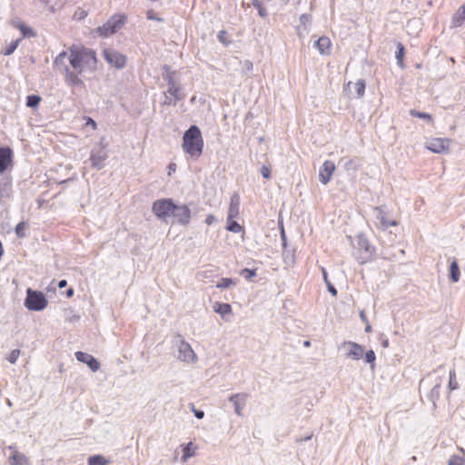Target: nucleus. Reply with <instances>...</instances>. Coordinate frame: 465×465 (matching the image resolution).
Segmentation results:
<instances>
[{"label": "nucleus", "mask_w": 465, "mask_h": 465, "mask_svg": "<svg viewBox=\"0 0 465 465\" xmlns=\"http://www.w3.org/2000/svg\"><path fill=\"white\" fill-rule=\"evenodd\" d=\"M167 94L165 104H176L182 99L181 89L173 82L169 83Z\"/></svg>", "instance_id": "obj_12"}, {"label": "nucleus", "mask_w": 465, "mask_h": 465, "mask_svg": "<svg viewBox=\"0 0 465 465\" xmlns=\"http://www.w3.org/2000/svg\"><path fill=\"white\" fill-rule=\"evenodd\" d=\"M347 345L350 348L347 354L348 357L353 360H360L362 358L364 354V349L361 345L352 341H349Z\"/></svg>", "instance_id": "obj_16"}, {"label": "nucleus", "mask_w": 465, "mask_h": 465, "mask_svg": "<svg viewBox=\"0 0 465 465\" xmlns=\"http://www.w3.org/2000/svg\"><path fill=\"white\" fill-rule=\"evenodd\" d=\"M54 64L64 73L69 85H83L79 75L96 69V53L83 45H72L54 58Z\"/></svg>", "instance_id": "obj_1"}, {"label": "nucleus", "mask_w": 465, "mask_h": 465, "mask_svg": "<svg viewBox=\"0 0 465 465\" xmlns=\"http://www.w3.org/2000/svg\"><path fill=\"white\" fill-rule=\"evenodd\" d=\"M465 23V5H461L452 17V25L454 27L461 26Z\"/></svg>", "instance_id": "obj_20"}, {"label": "nucleus", "mask_w": 465, "mask_h": 465, "mask_svg": "<svg viewBox=\"0 0 465 465\" xmlns=\"http://www.w3.org/2000/svg\"><path fill=\"white\" fill-rule=\"evenodd\" d=\"M13 151L9 147H0V173H4L13 165Z\"/></svg>", "instance_id": "obj_8"}, {"label": "nucleus", "mask_w": 465, "mask_h": 465, "mask_svg": "<svg viewBox=\"0 0 465 465\" xmlns=\"http://www.w3.org/2000/svg\"><path fill=\"white\" fill-rule=\"evenodd\" d=\"M183 149L192 158L198 159L203 149V139L198 126L192 125L183 137Z\"/></svg>", "instance_id": "obj_3"}, {"label": "nucleus", "mask_w": 465, "mask_h": 465, "mask_svg": "<svg viewBox=\"0 0 465 465\" xmlns=\"http://www.w3.org/2000/svg\"><path fill=\"white\" fill-rule=\"evenodd\" d=\"M106 159V153H102L100 154H94L93 153L90 157V161L93 167H95L97 169H101L104 165V162Z\"/></svg>", "instance_id": "obj_23"}, {"label": "nucleus", "mask_w": 465, "mask_h": 465, "mask_svg": "<svg viewBox=\"0 0 465 465\" xmlns=\"http://www.w3.org/2000/svg\"><path fill=\"white\" fill-rule=\"evenodd\" d=\"M180 358L183 361L187 362H195L197 360L196 354L193 351L192 347L186 343L183 342L179 349Z\"/></svg>", "instance_id": "obj_13"}, {"label": "nucleus", "mask_w": 465, "mask_h": 465, "mask_svg": "<svg viewBox=\"0 0 465 465\" xmlns=\"http://www.w3.org/2000/svg\"><path fill=\"white\" fill-rule=\"evenodd\" d=\"M248 395L246 393H237L230 397V401L235 407V411L238 415L242 414V410L245 405Z\"/></svg>", "instance_id": "obj_15"}, {"label": "nucleus", "mask_w": 465, "mask_h": 465, "mask_svg": "<svg viewBox=\"0 0 465 465\" xmlns=\"http://www.w3.org/2000/svg\"><path fill=\"white\" fill-rule=\"evenodd\" d=\"M448 388L450 391H455L459 388L456 371L454 369L450 371V381H449Z\"/></svg>", "instance_id": "obj_27"}, {"label": "nucleus", "mask_w": 465, "mask_h": 465, "mask_svg": "<svg viewBox=\"0 0 465 465\" xmlns=\"http://www.w3.org/2000/svg\"><path fill=\"white\" fill-rule=\"evenodd\" d=\"M410 114L411 116H413V117L424 119V120H427V121H432V116L430 114H427V113H421V112H419V111H416V110L412 109V110L410 111Z\"/></svg>", "instance_id": "obj_30"}, {"label": "nucleus", "mask_w": 465, "mask_h": 465, "mask_svg": "<svg viewBox=\"0 0 465 465\" xmlns=\"http://www.w3.org/2000/svg\"><path fill=\"white\" fill-rule=\"evenodd\" d=\"M235 218L227 217V225L226 229L229 232L239 233L243 231V227L240 225L236 221H234Z\"/></svg>", "instance_id": "obj_24"}, {"label": "nucleus", "mask_w": 465, "mask_h": 465, "mask_svg": "<svg viewBox=\"0 0 465 465\" xmlns=\"http://www.w3.org/2000/svg\"><path fill=\"white\" fill-rule=\"evenodd\" d=\"M240 213V198L238 195H233L231 198L230 207L228 211V216L231 218L238 217Z\"/></svg>", "instance_id": "obj_19"}, {"label": "nucleus", "mask_w": 465, "mask_h": 465, "mask_svg": "<svg viewBox=\"0 0 465 465\" xmlns=\"http://www.w3.org/2000/svg\"><path fill=\"white\" fill-rule=\"evenodd\" d=\"M86 123H85V125L86 126H91V128L93 130H96L97 129V124L95 123V121H94L91 117H84Z\"/></svg>", "instance_id": "obj_42"}, {"label": "nucleus", "mask_w": 465, "mask_h": 465, "mask_svg": "<svg viewBox=\"0 0 465 465\" xmlns=\"http://www.w3.org/2000/svg\"><path fill=\"white\" fill-rule=\"evenodd\" d=\"M169 172L168 174L170 175L173 172H175L176 170V164L175 163H170L168 166Z\"/></svg>", "instance_id": "obj_48"}, {"label": "nucleus", "mask_w": 465, "mask_h": 465, "mask_svg": "<svg viewBox=\"0 0 465 465\" xmlns=\"http://www.w3.org/2000/svg\"><path fill=\"white\" fill-rule=\"evenodd\" d=\"M74 295V289L73 288H69L66 292V296L68 298H71L72 296Z\"/></svg>", "instance_id": "obj_50"}, {"label": "nucleus", "mask_w": 465, "mask_h": 465, "mask_svg": "<svg viewBox=\"0 0 465 465\" xmlns=\"http://www.w3.org/2000/svg\"><path fill=\"white\" fill-rule=\"evenodd\" d=\"M10 455L8 457L11 465H30L27 457L18 451L15 447L9 446Z\"/></svg>", "instance_id": "obj_10"}, {"label": "nucleus", "mask_w": 465, "mask_h": 465, "mask_svg": "<svg viewBox=\"0 0 465 465\" xmlns=\"http://www.w3.org/2000/svg\"><path fill=\"white\" fill-rule=\"evenodd\" d=\"M360 315H361V318L362 319V321L367 322V318H366L363 311L361 312Z\"/></svg>", "instance_id": "obj_51"}, {"label": "nucleus", "mask_w": 465, "mask_h": 465, "mask_svg": "<svg viewBox=\"0 0 465 465\" xmlns=\"http://www.w3.org/2000/svg\"><path fill=\"white\" fill-rule=\"evenodd\" d=\"M41 100H42V98L39 95H36V94L28 95L26 97V105L28 107H32V108L37 107L38 104H40Z\"/></svg>", "instance_id": "obj_28"}, {"label": "nucleus", "mask_w": 465, "mask_h": 465, "mask_svg": "<svg viewBox=\"0 0 465 465\" xmlns=\"http://www.w3.org/2000/svg\"><path fill=\"white\" fill-rule=\"evenodd\" d=\"M303 345L305 347H310L311 346V341H304Z\"/></svg>", "instance_id": "obj_53"}, {"label": "nucleus", "mask_w": 465, "mask_h": 465, "mask_svg": "<svg viewBox=\"0 0 465 465\" xmlns=\"http://www.w3.org/2000/svg\"><path fill=\"white\" fill-rule=\"evenodd\" d=\"M242 274H243L246 279L251 280L252 277L256 275V272L255 270L244 269L242 270Z\"/></svg>", "instance_id": "obj_38"}, {"label": "nucleus", "mask_w": 465, "mask_h": 465, "mask_svg": "<svg viewBox=\"0 0 465 465\" xmlns=\"http://www.w3.org/2000/svg\"><path fill=\"white\" fill-rule=\"evenodd\" d=\"M25 229V223H19L15 227V232L18 236H23V231Z\"/></svg>", "instance_id": "obj_43"}, {"label": "nucleus", "mask_w": 465, "mask_h": 465, "mask_svg": "<svg viewBox=\"0 0 465 465\" xmlns=\"http://www.w3.org/2000/svg\"><path fill=\"white\" fill-rule=\"evenodd\" d=\"M376 210L379 212L378 219L380 221V225L383 230L388 229L390 226H397L398 223L395 220H391L387 217L386 213L381 209L376 208Z\"/></svg>", "instance_id": "obj_17"}, {"label": "nucleus", "mask_w": 465, "mask_h": 465, "mask_svg": "<svg viewBox=\"0 0 465 465\" xmlns=\"http://www.w3.org/2000/svg\"><path fill=\"white\" fill-rule=\"evenodd\" d=\"M152 211L159 219L175 217L178 223L182 225L189 224L191 221V210L185 204L177 205L173 199L165 198L155 201L153 203Z\"/></svg>", "instance_id": "obj_2"}, {"label": "nucleus", "mask_w": 465, "mask_h": 465, "mask_svg": "<svg viewBox=\"0 0 465 465\" xmlns=\"http://www.w3.org/2000/svg\"><path fill=\"white\" fill-rule=\"evenodd\" d=\"M355 91L357 93L358 97H362L365 93V82L364 80H358L355 83Z\"/></svg>", "instance_id": "obj_31"}, {"label": "nucleus", "mask_w": 465, "mask_h": 465, "mask_svg": "<svg viewBox=\"0 0 465 465\" xmlns=\"http://www.w3.org/2000/svg\"><path fill=\"white\" fill-rule=\"evenodd\" d=\"M452 141L449 138L433 137L426 142L427 150L434 153H448Z\"/></svg>", "instance_id": "obj_6"}, {"label": "nucleus", "mask_w": 465, "mask_h": 465, "mask_svg": "<svg viewBox=\"0 0 465 465\" xmlns=\"http://www.w3.org/2000/svg\"><path fill=\"white\" fill-rule=\"evenodd\" d=\"M146 16L149 20L162 21V19L156 15L155 12L153 9L147 11Z\"/></svg>", "instance_id": "obj_41"}, {"label": "nucleus", "mask_w": 465, "mask_h": 465, "mask_svg": "<svg viewBox=\"0 0 465 465\" xmlns=\"http://www.w3.org/2000/svg\"><path fill=\"white\" fill-rule=\"evenodd\" d=\"M261 173L265 179H269L271 177V168L266 165L262 166Z\"/></svg>", "instance_id": "obj_39"}, {"label": "nucleus", "mask_w": 465, "mask_h": 465, "mask_svg": "<svg viewBox=\"0 0 465 465\" xmlns=\"http://www.w3.org/2000/svg\"><path fill=\"white\" fill-rule=\"evenodd\" d=\"M465 464V459L462 457L452 455L450 456L448 465H464Z\"/></svg>", "instance_id": "obj_33"}, {"label": "nucleus", "mask_w": 465, "mask_h": 465, "mask_svg": "<svg viewBox=\"0 0 465 465\" xmlns=\"http://www.w3.org/2000/svg\"><path fill=\"white\" fill-rule=\"evenodd\" d=\"M236 282L231 278H223L217 284L216 287L219 289H226L234 285Z\"/></svg>", "instance_id": "obj_29"}, {"label": "nucleus", "mask_w": 465, "mask_h": 465, "mask_svg": "<svg viewBox=\"0 0 465 465\" xmlns=\"http://www.w3.org/2000/svg\"><path fill=\"white\" fill-rule=\"evenodd\" d=\"M109 460L102 455H94L88 458V465H108Z\"/></svg>", "instance_id": "obj_26"}, {"label": "nucleus", "mask_w": 465, "mask_h": 465, "mask_svg": "<svg viewBox=\"0 0 465 465\" xmlns=\"http://www.w3.org/2000/svg\"><path fill=\"white\" fill-rule=\"evenodd\" d=\"M20 40H15L12 42L8 46L5 47V49L3 51V54L5 55H10L12 54L15 50L17 48L19 45Z\"/></svg>", "instance_id": "obj_32"}, {"label": "nucleus", "mask_w": 465, "mask_h": 465, "mask_svg": "<svg viewBox=\"0 0 465 465\" xmlns=\"http://www.w3.org/2000/svg\"><path fill=\"white\" fill-rule=\"evenodd\" d=\"M15 26L19 29L23 37H35L36 35L35 32L26 25L25 23L19 21L15 24Z\"/></svg>", "instance_id": "obj_22"}, {"label": "nucleus", "mask_w": 465, "mask_h": 465, "mask_svg": "<svg viewBox=\"0 0 465 465\" xmlns=\"http://www.w3.org/2000/svg\"><path fill=\"white\" fill-rule=\"evenodd\" d=\"M371 325L368 323V324H367V326L365 327V331H366V332H369V331H371Z\"/></svg>", "instance_id": "obj_52"}, {"label": "nucleus", "mask_w": 465, "mask_h": 465, "mask_svg": "<svg viewBox=\"0 0 465 465\" xmlns=\"http://www.w3.org/2000/svg\"><path fill=\"white\" fill-rule=\"evenodd\" d=\"M328 286V290L329 292L333 295V296H336L337 295V290L334 288L333 285L331 284V282L329 284H327Z\"/></svg>", "instance_id": "obj_44"}, {"label": "nucleus", "mask_w": 465, "mask_h": 465, "mask_svg": "<svg viewBox=\"0 0 465 465\" xmlns=\"http://www.w3.org/2000/svg\"><path fill=\"white\" fill-rule=\"evenodd\" d=\"M322 275H323V279H324L325 283L329 284L330 281L328 279V273H327L326 270L324 268H322Z\"/></svg>", "instance_id": "obj_46"}, {"label": "nucleus", "mask_w": 465, "mask_h": 465, "mask_svg": "<svg viewBox=\"0 0 465 465\" xmlns=\"http://www.w3.org/2000/svg\"><path fill=\"white\" fill-rule=\"evenodd\" d=\"M335 164L331 161H325L320 170L319 178L322 183L327 184L335 171Z\"/></svg>", "instance_id": "obj_9"}, {"label": "nucleus", "mask_w": 465, "mask_h": 465, "mask_svg": "<svg viewBox=\"0 0 465 465\" xmlns=\"http://www.w3.org/2000/svg\"><path fill=\"white\" fill-rule=\"evenodd\" d=\"M226 35H227V32L223 30V31H220L219 34H218V39L221 43L224 44V45H228L229 42L227 41L226 39Z\"/></svg>", "instance_id": "obj_40"}, {"label": "nucleus", "mask_w": 465, "mask_h": 465, "mask_svg": "<svg viewBox=\"0 0 465 465\" xmlns=\"http://www.w3.org/2000/svg\"><path fill=\"white\" fill-rule=\"evenodd\" d=\"M66 284H67V282H66L65 280H61V281L58 282V287H59L60 289H62V288L65 287V286H66Z\"/></svg>", "instance_id": "obj_49"}, {"label": "nucleus", "mask_w": 465, "mask_h": 465, "mask_svg": "<svg viewBox=\"0 0 465 465\" xmlns=\"http://www.w3.org/2000/svg\"><path fill=\"white\" fill-rule=\"evenodd\" d=\"M75 358L77 361L85 363L93 371H96L100 369V363L91 354L83 351H76Z\"/></svg>", "instance_id": "obj_11"}, {"label": "nucleus", "mask_w": 465, "mask_h": 465, "mask_svg": "<svg viewBox=\"0 0 465 465\" xmlns=\"http://www.w3.org/2000/svg\"><path fill=\"white\" fill-rule=\"evenodd\" d=\"M315 46L323 55H329L331 49V42L329 37L322 36L315 42Z\"/></svg>", "instance_id": "obj_14"}, {"label": "nucleus", "mask_w": 465, "mask_h": 465, "mask_svg": "<svg viewBox=\"0 0 465 465\" xmlns=\"http://www.w3.org/2000/svg\"><path fill=\"white\" fill-rule=\"evenodd\" d=\"M104 59L116 68H123L126 63L125 55L112 49H105L104 51Z\"/></svg>", "instance_id": "obj_7"}, {"label": "nucleus", "mask_w": 465, "mask_h": 465, "mask_svg": "<svg viewBox=\"0 0 465 465\" xmlns=\"http://www.w3.org/2000/svg\"><path fill=\"white\" fill-rule=\"evenodd\" d=\"M460 268L458 262L454 260L450 266V277L453 282H457L460 280Z\"/></svg>", "instance_id": "obj_25"}, {"label": "nucleus", "mask_w": 465, "mask_h": 465, "mask_svg": "<svg viewBox=\"0 0 465 465\" xmlns=\"http://www.w3.org/2000/svg\"><path fill=\"white\" fill-rule=\"evenodd\" d=\"M213 311L216 313L220 314L222 317L232 314V306L229 303H223L219 302H216L213 304Z\"/></svg>", "instance_id": "obj_21"}, {"label": "nucleus", "mask_w": 465, "mask_h": 465, "mask_svg": "<svg viewBox=\"0 0 465 465\" xmlns=\"http://www.w3.org/2000/svg\"><path fill=\"white\" fill-rule=\"evenodd\" d=\"M20 355V351L19 350H13L8 357H7V360L10 363H15V361H17L18 357Z\"/></svg>", "instance_id": "obj_36"}, {"label": "nucleus", "mask_w": 465, "mask_h": 465, "mask_svg": "<svg viewBox=\"0 0 465 465\" xmlns=\"http://www.w3.org/2000/svg\"><path fill=\"white\" fill-rule=\"evenodd\" d=\"M198 446L190 441L188 444L183 446L182 461L186 462L188 459L196 455Z\"/></svg>", "instance_id": "obj_18"}, {"label": "nucleus", "mask_w": 465, "mask_h": 465, "mask_svg": "<svg viewBox=\"0 0 465 465\" xmlns=\"http://www.w3.org/2000/svg\"><path fill=\"white\" fill-rule=\"evenodd\" d=\"M365 361L368 362V363H371V364H374L375 361H376V356H375V353L372 350H370L368 351L366 353H365Z\"/></svg>", "instance_id": "obj_37"}, {"label": "nucleus", "mask_w": 465, "mask_h": 465, "mask_svg": "<svg viewBox=\"0 0 465 465\" xmlns=\"http://www.w3.org/2000/svg\"><path fill=\"white\" fill-rule=\"evenodd\" d=\"M397 47H398V51L396 54V57L398 59L399 64H401L403 62V56H404V46L402 44L399 43Z\"/></svg>", "instance_id": "obj_35"}, {"label": "nucleus", "mask_w": 465, "mask_h": 465, "mask_svg": "<svg viewBox=\"0 0 465 465\" xmlns=\"http://www.w3.org/2000/svg\"><path fill=\"white\" fill-rule=\"evenodd\" d=\"M194 411V415L198 418V419H202L203 418L204 416V412L203 411H196V410H193Z\"/></svg>", "instance_id": "obj_47"}, {"label": "nucleus", "mask_w": 465, "mask_h": 465, "mask_svg": "<svg viewBox=\"0 0 465 465\" xmlns=\"http://www.w3.org/2000/svg\"><path fill=\"white\" fill-rule=\"evenodd\" d=\"M214 221V216L212 215V214H209L206 219H205V223L208 224V225H211Z\"/></svg>", "instance_id": "obj_45"}, {"label": "nucleus", "mask_w": 465, "mask_h": 465, "mask_svg": "<svg viewBox=\"0 0 465 465\" xmlns=\"http://www.w3.org/2000/svg\"><path fill=\"white\" fill-rule=\"evenodd\" d=\"M48 301L45 295L40 291H35L31 288L26 290V298L25 306L29 311H43L47 307Z\"/></svg>", "instance_id": "obj_4"}, {"label": "nucleus", "mask_w": 465, "mask_h": 465, "mask_svg": "<svg viewBox=\"0 0 465 465\" xmlns=\"http://www.w3.org/2000/svg\"><path fill=\"white\" fill-rule=\"evenodd\" d=\"M125 22L126 16L124 15H114L110 17L105 24L99 26L96 32L100 36L107 37L121 29Z\"/></svg>", "instance_id": "obj_5"}, {"label": "nucleus", "mask_w": 465, "mask_h": 465, "mask_svg": "<svg viewBox=\"0 0 465 465\" xmlns=\"http://www.w3.org/2000/svg\"><path fill=\"white\" fill-rule=\"evenodd\" d=\"M11 189V181L6 180L3 184H0V196L4 195V193L6 192L5 195H8V192Z\"/></svg>", "instance_id": "obj_34"}]
</instances>
